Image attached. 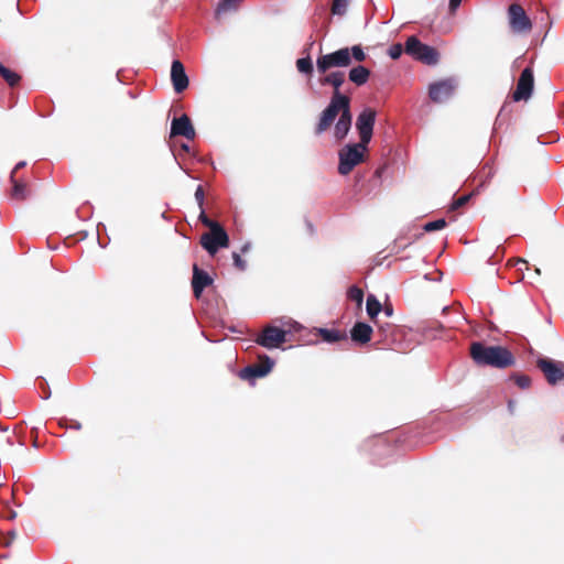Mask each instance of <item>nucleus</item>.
I'll return each instance as SVG.
<instances>
[{"label": "nucleus", "instance_id": "1", "mask_svg": "<svg viewBox=\"0 0 564 564\" xmlns=\"http://www.w3.org/2000/svg\"><path fill=\"white\" fill-rule=\"evenodd\" d=\"M470 357L478 366H490L498 369L511 367L516 362L512 352L502 346H486L474 341L470 345Z\"/></svg>", "mask_w": 564, "mask_h": 564}, {"label": "nucleus", "instance_id": "2", "mask_svg": "<svg viewBox=\"0 0 564 564\" xmlns=\"http://www.w3.org/2000/svg\"><path fill=\"white\" fill-rule=\"evenodd\" d=\"M366 310L370 319L378 327V333L382 336L383 344L393 349H401L399 338L402 335V330L397 325L390 323L382 324L378 321V314L382 310V304L373 294L368 295Z\"/></svg>", "mask_w": 564, "mask_h": 564}, {"label": "nucleus", "instance_id": "3", "mask_svg": "<svg viewBox=\"0 0 564 564\" xmlns=\"http://www.w3.org/2000/svg\"><path fill=\"white\" fill-rule=\"evenodd\" d=\"M199 221L209 228L208 232H205L200 237L202 247L210 254L215 256L219 248H227L229 246V237L223 226L212 220L205 210H202L198 217Z\"/></svg>", "mask_w": 564, "mask_h": 564}, {"label": "nucleus", "instance_id": "4", "mask_svg": "<svg viewBox=\"0 0 564 564\" xmlns=\"http://www.w3.org/2000/svg\"><path fill=\"white\" fill-rule=\"evenodd\" d=\"M404 53L429 66H434L440 62L438 51L433 46L422 43L415 35L406 39Z\"/></svg>", "mask_w": 564, "mask_h": 564}, {"label": "nucleus", "instance_id": "5", "mask_svg": "<svg viewBox=\"0 0 564 564\" xmlns=\"http://www.w3.org/2000/svg\"><path fill=\"white\" fill-rule=\"evenodd\" d=\"M350 108L349 97L337 94L336 97H332L329 105L323 110L319 121L315 128V134L319 135L327 131L334 123L338 113H343L344 109Z\"/></svg>", "mask_w": 564, "mask_h": 564}, {"label": "nucleus", "instance_id": "6", "mask_svg": "<svg viewBox=\"0 0 564 564\" xmlns=\"http://www.w3.org/2000/svg\"><path fill=\"white\" fill-rule=\"evenodd\" d=\"M367 145L368 144H364L361 142L355 144H347L339 151V174L347 175L354 170L355 166L364 162Z\"/></svg>", "mask_w": 564, "mask_h": 564}, {"label": "nucleus", "instance_id": "7", "mask_svg": "<svg viewBox=\"0 0 564 564\" xmlns=\"http://www.w3.org/2000/svg\"><path fill=\"white\" fill-rule=\"evenodd\" d=\"M350 65V50L343 47L335 52L318 56L316 61L317 72L326 74L334 67H348Z\"/></svg>", "mask_w": 564, "mask_h": 564}, {"label": "nucleus", "instance_id": "8", "mask_svg": "<svg viewBox=\"0 0 564 564\" xmlns=\"http://www.w3.org/2000/svg\"><path fill=\"white\" fill-rule=\"evenodd\" d=\"M457 82L453 77L440 79L429 85V97L435 104H442L453 97Z\"/></svg>", "mask_w": 564, "mask_h": 564}, {"label": "nucleus", "instance_id": "9", "mask_svg": "<svg viewBox=\"0 0 564 564\" xmlns=\"http://www.w3.org/2000/svg\"><path fill=\"white\" fill-rule=\"evenodd\" d=\"M288 334L289 330L286 329L268 325L257 336L256 343L268 349L279 348L282 344L286 341Z\"/></svg>", "mask_w": 564, "mask_h": 564}, {"label": "nucleus", "instance_id": "10", "mask_svg": "<svg viewBox=\"0 0 564 564\" xmlns=\"http://www.w3.org/2000/svg\"><path fill=\"white\" fill-rule=\"evenodd\" d=\"M508 18L510 28L514 33H528L531 31V20L529 19L524 9L520 4L512 3L509 7Z\"/></svg>", "mask_w": 564, "mask_h": 564}, {"label": "nucleus", "instance_id": "11", "mask_svg": "<svg viewBox=\"0 0 564 564\" xmlns=\"http://www.w3.org/2000/svg\"><path fill=\"white\" fill-rule=\"evenodd\" d=\"M536 367L542 371L547 383L551 386H555L564 380V367L557 361L549 358H539Z\"/></svg>", "mask_w": 564, "mask_h": 564}, {"label": "nucleus", "instance_id": "12", "mask_svg": "<svg viewBox=\"0 0 564 564\" xmlns=\"http://www.w3.org/2000/svg\"><path fill=\"white\" fill-rule=\"evenodd\" d=\"M375 121L376 111L373 109L367 108L359 113L356 122V128L358 130L361 143L368 144L370 142L373 132Z\"/></svg>", "mask_w": 564, "mask_h": 564}, {"label": "nucleus", "instance_id": "13", "mask_svg": "<svg viewBox=\"0 0 564 564\" xmlns=\"http://www.w3.org/2000/svg\"><path fill=\"white\" fill-rule=\"evenodd\" d=\"M534 76L531 67H527L522 70L516 90L512 94L514 101L528 100L533 91Z\"/></svg>", "mask_w": 564, "mask_h": 564}, {"label": "nucleus", "instance_id": "14", "mask_svg": "<svg viewBox=\"0 0 564 564\" xmlns=\"http://www.w3.org/2000/svg\"><path fill=\"white\" fill-rule=\"evenodd\" d=\"M272 367L273 361L268 356H263L260 358V364L245 367L239 371L238 376L242 380L251 381L267 376Z\"/></svg>", "mask_w": 564, "mask_h": 564}, {"label": "nucleus", "instance_id": "15", "mask_svg": "<svg viewBox=\"0 0 564 564\" xmlns=\"http://www.w3.org/2000/svg\"><path fill=\"white\" fill-rule=\"evenodd\" d=\"M184 137L187 140H194L196 137L195 129L187 115H182L180 118H174L171 124V137Z\"/></svg>", "mask_w": 564, "mask_h": 564}, {"label": "nucleus", "instance_id": "16", "mask_svg": "<svg viewBox=\"0 0 564 564\" xmlns=\"http://www.w3.org/2000/svg\"><path fill=\"white\" fill-rule=\"evenodd\" d=\"M171 82L176 94L183 93L188 87V76L185 73L184 65L178 59L172 62Z\"/></svg>", "mask_w": 564, "mask_h": 564}, {"label": "nucleus", "instance_id": "17", "mask_svg": "<svg viewBox=\"0 0 564 564\" xmlns=\"http://www.w3.org/2000/svg\"><path fill=\"white\" fill-rule=\"evenodd\" d=\"M212 276L206 271L199 269L197 264H194L192 278V288L194 296L196 299H199L202 296L204 289L212 285Z\"/></svg>", "mask_w": 564, "mask_h": 564}, {"label": "nucleus", "instance_id": "18", "mask_svg": "<svg viewBox=\"0 0 564 564\" xmlns=\"http://www.w3.org/2000/svg\"><path fill=\"white\" fill-rule=\"evenodd\" d=\"M372 332L373 330L370 325L362 322H357L350 330V337L352 341L359 345H365L370 341Z\"/></svg>", "mask_w": 564, "mask_h": 564}, {"label": "nucleus", "instance_id": "19", "mask_svg": "<svg viewBox=\"0 0 564 564\" xmlns=\"http://www.w3.org/2000/svg\"><path fill=\"white\" fill-rule=\"evenodd\" d=\"M351 127V112L349 109H344L338 121L335 124L334 135L337 140H343L349 132Z\"/></svg>", "mask_w": 564, "mask_h": 564}, {"label": "nucleus", "instance_id": "20", "mask_svg": "<svg viewBox=\"0 0 564 564\" xmlns=\"http://www.w3.org/2000/svg\"><path fill=\"white\" fill-rule=\"evenodd\" d=\"M10 181L12 183L11 197L17 200H24L30 196V188L28 184L14 176V172H11Z\"/></svg>", "mask_w": 564, "mask_h": 564}, {"label": "nucleus", "instance_id": "21", "mask_svg": "<svg viewBox=\"0 0 564 564\" xmlns=\"http://www.w3.org/2000/svg\"><path fill=\"white\" fill-rule=\"evenodd\" d=\"M321 85H330L334 88V93L332 97H336L337 94H340L339 88L345 83V73L344 72H332L326 73L323 78L319 79Z\"/></svg>", "mask_w": 564, "mask_h": 564}, {"label": "nucleus", "instance_id": "22", "mask_svg": "<svg viewBox=\"0 0 564 564\" xmlns=\"http://www.w3.org/2000/svg\"><path fill=\"white\" fill-rule=\"evenodd\" d=\"M348 77L349 80L357 86H362L368 82L370 77V70L365 66L358 65L349 70Z\"/></svg>", "mask_w": 564, "mask_h": 564}, {"label": "nucleus", "instance_id": "23", "mask_svg": "<svg viewBox=\"0 0 564 564\" xmlns=\"http://www.w3.org/2000/svg\"><path fill=\"white\" fill-rule=\"evenodd\" d=\"M321 338L329 344L346 340L347 335L338 329L315 328Z\"/></svg>", "mask_w": 564, "mask_h": 564}, {"label": "nucleus", "instance_id": "24", "mask_svg": "<svg viewBox=\"0 0 564 564\" xmlns=\"http://www.w3.org/2000/svg\"><path fill=\"white\" fill-rule=\"evenodd\" d=\"M443 330H444V326L438 321H429L421 327V332H422L423 336L429 339L436 338L435 333L443 332Z\"/></svg>", "mask_w": 564, "mask_h": 564}, {"label": "nucleus", "instance_id": "25", "mask_svg": "<svg viewBox=\"0 0 564 564\" xmlns=\"http://www.w3.org/2000/svg\"><path fill=\"white\" fill-rule=\"evenodd\" d=\"M0 76L3 78V80L10 87L18 86L20 80H21V76L18 73H15L14 70L6 67L1 62H0Z\"/></svg>", "mask_w": 564, "mask_h": 564}, {"label": "nucleus", "instance_id": "26", "mask_svg": "<svg viewBox=\"0 0 564 564\" xmlns=\"http://www.w3.org/2000/svg\"><path fill=\"white\" fill-rule=\"evenodd\" d=\"M241 1L242 0H220L215 11L216 17L219 18L228 12L236 11Z\"/></svg>", "mask_w": 564, "mask_h": 564}, {"label": "nucleus", "instance_id": "27", "mask_svg": "<svg viewBox=\"0 0 564 564\" xmlns=\"http://www.w3.org/2000/svg\"><path fill=\"white\" fill-rule=\"evenodd\" d=\"M347 296L349 300L356 302L358 307H361L364 302V291L356 285L350 286L348 289Z\"/></svg>", "mask_w": 564, "mask_h": 564}, {"label": "nucleus", "instance_id": "28", "mask_svg": "<svg viewBox=\"0 0 564 564\" xmlns=\"http://www.w3.org/2000/svg\"><path fill=\"white\" fill-rule=\"evenodd\" d=\"M296 68L300 73L312 75L313 63L310 56L299 58L296 61Z\"/></svg>", "mask_w": 564, "mask_h": 564}, {"label": "nucleus", "instance_id": "29", "mask_svg": "<svg viewBox=\"0 0 564 564\" xmlns=\"http://www.w3.org/2000/svg\"><path fill=\"white\" fill-rule=\"evenodd\" d=\"M510 379L514 381V383L520 389H529L531 387V378L527 375L521 373H512Z\"/></svg>", "mask_w": 564, "mask_h": 564}, {"label": "nucleus", "instance_id": "30", "mask_svg": "<svg viewBox=\"0 0 564 564\" xmlns=\"http://www.w3.org/2000/svg\"><path fill=\"white\" fill-rule=\"evenodd\" d=\"M349 0H333L332 13L336 15H343L347 11Z\"/></svg>", "mask_w": 564, "mask_h": 564}, {"label": "nucleus", "instance_id": "31", "mask_svg": "<svg viewBox=\"0 0 564 564\" xmlns=\"http://www.w3.org/2000/svg\"><path fill=\"white\" fill-rule=\"evenodd\" d=\"M350 50V61L354 58L356 62H364L367 58V54L365 53L361 45H354L349 47Z\"/></svg>", "mask_w": 564, "mask_h": 564}, {"label": "nucleus", "instance_id": "32", "mask_svg": "<svg viewBox=\"0 0 564 564\" xmlns=\"http://www.w3.org/2000/svg\"><path fill=\"white\" fill-rule=\"evenodd\" d=\"M446 226V221L445 219L441 218V219H436V220H433V221H429L426 223L424 226H423V229L427 232H431V231H435V230H441L443 229L444 227Z\"/></svg>", "mask_w": 564, "mask_h": 564}, {"label": "nucleus", "instance_id": "33", "mask_svg": "<svg viewBox=\"0 0 564 564\" xmlns=\"http://www.w3.org/2000/svg\"><path fill=\"white\" fill-rule=\"evenodd\" d=\"M403 52L404 46L400 43L392 44L388 50V54L392 59H398Z\"/></svg>", "mask_w": 564, "mask_h": 564}, {"label": "nucleus", "instance_id": "34", "mask_svg": "<svg viewBox=\"0 0 564 564\" xmlns=\"http://www.w3.org/2000/svg\"><path fill=\"white\" fill-rule=\"evenodd\" d=\"M470 197H471V194H466V195L458 197L457 199H455L452 203L451 210H457L460 207L465 206L469 202Z\"/></svg>", "mask_w": 564, "mask_h": 564}, {"label": "nucleus", "instance_id": "35", "mask_svg": "<svg viewBox=\"0 0 564 564\" xmlns=\"http://www.w3.org/2000/svg\"><path fill=\"white\" fill-rule=\"evenodd\" d=\"M232 259H234V264L235 267L240 270V271H243L246 270L247 268V263L246 261L241 258V256L237 252H234L232 253Z\"/></svg>", "mask_w": 564, "mask_h": 564}, {"label": "nucleus", "instance_id": "36", "mask_svg": "<svg viewBox=\"0 0 564 564\" xmlns=\"http://www.w3.org/2000/svg\"><path fill=\"white\" fill-rule=\"evenodd\" d=\"M195 198L200 207V212L204 210L203 204H204L205 194H204V189L202 186L197 187V189L195 192Z\"/></svg>", "mask_w": 564, "mask_h": 564}, {"label": "nucleus", "instance_id": "37", "mask_svg": "<svg viewBox=\"0 0 564 564\" xmlns=\"http://www.w3.org/2000/svg\"><path fill=\"white\" fill-rule=\"evenodd\" d=\"M381 311H383L387 317H391L393 315V306L390 303H386L384 305H382Z\"/></svg>", "mask_w": 564, "mask_h": 564}, {"label": "nucleus", "instance_id": "38", "mask_svg": "<svg viewBox=\"0 0 564 564\" xmlns=\"http://www.w3.org/2000/svg\"><path fill=\"white\" fill-rule=\"evenodd\" d=\"M463 0H449V10L452 12L456 11V9L460 6Z\"/></svg>", "mask_w": 564, "mask_h": 564}, {"label": "nucleus", "instance_id": "39", "mask_svg": "<svg viewBox=\"0 0 564 564\" xmlns=\"http://www.w3.org/2000/svg\"><path fill=\"white\" fill-rule=\"evenodd\" d=\"M517 264H520V265H521V267L519 268L520 270H522V268L529 269V263H528V261H525L524 259H518V260H517Z\"/></svg>", "mask_w": 564, "mask_h": 564}, {"label": "nucleus", "instance_id": "40", "mask_svg": "<svg viewBox=\"0 0 564 564\" xmlns=\"http://www.w3.org/2000/svg\"><path fill=\"white\" fill-rule=\"evenodd\" d=\"M25 165H26V163H25L24 161L19 162V163L14 166V169H13V171H12V172H14V176L17 175V172H18L20 169L24 167Z\"/></svg>", "mask_w": 564, "mask_h": 564}, {"label": "nucleus", "instance_id": "41", "mask_svg": "<svg viewBox=\"0 0 564 564\" xmlns=\"http://www.w3.org/2000/svg\"><path fill=\"white\" fill-rule=\"evenodd\" d=\"M514 409H516V401L513 400H509L508 401V410L510 413H513L514 412Z\"/></svg>", "mask_w": 564, "mask_h": 564}, {"label": "nucleus", "instance_id": "42", "mask_svg": "<svg viewBox=\"0 0 564 564\" xmlns=\"http://www.w3.org/2000/svg\"><path fill=\"white\" fill-rule=\"evenodd\" d=\"M37 432H39L37 427H33V429L31 430V434H32V436L34 437V441H33L34 446H37V445H36Z\"/></svg>", "mask_w": 564, "mask_h": 564}, {"label": "nucleus", "instance_id": "43", "mask_svg": "<svg viewBox=\"0 0 564 564\" xmlns=\"http://www.w3.org/2000/svg\"><path fill=\"white\" fill-rule=\"evenodd\" d=\"M69 426L72 429H74V430H80L82 429V424L78 421H73Z\"/></svg>", "mask_w": 564, "mask_h": 564}, {"label": "nucleus", "instance_id": "44", "mask_svg": "<svg viewBox=\"0 0 564 564\" xmlns=\"http://www.w3.org/2000/svg\"><path fill=\"white\" fill-rule=\"evenodd\" d=\"M250 249V243H246L241 247V252L246 253Z\"/></svg>", "mask_w": 564, "mask_h": 564}, {"label": "nucleus", "instance_id": "45", "mask_svg": "<svg viewBox=\"0 0 564 564\" xmlns=\"http://www.w3.org/2000/svg\"><path fill=\"white\" fill-rule=\"evenodd\" d=\"M182 150H184L185 152H188L189 147L187 144H182Z\"/></svg>", "mask_w": 564, "mask_h": 564}, {"label": "nucleus", "instance_id": "46", "mask_svg": "<svg viewBox=\"0 0 564 564\" xmlns=\"http://www.w3.org/2000/svg\"><path fill=\"white\" fill-rule=\"evenodd\" d=\"M10 535L13 539V538H15L17 533L15 532H10Z\"/></svg>", "mask_w": 564, "mask_h": 564}, {"label": "nucleus", "instance_id": "47", "mask_svg": "<svg viewBox=\"0 0 564 564\" xmlns=\"http://www.w3.org/2000/svg\"><path fill=\"white\" fill-rule=\"evenodd\" d=\"M563 440H564V436H563Z\"/></svg>", "mask_w": 564, "mask_h": 564}]
</instances>
